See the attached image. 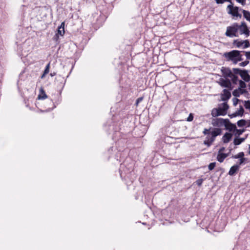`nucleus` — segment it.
<instances>
[{"label": "nucleus", "mask_w": 250, "mask_h": 250, "mask_svg": "<svg viewBox=\"0 0 250 250\" xmlns=\"http://www.w3.org/2000/svg\"><path fill=\"white\" fill-rule=\"evenodd\" d=\"M237 2L241 3L242 5H246V0H236Z\"/></svg>", "instance_id": "79ce46f5"}, {"label": "nucleus", "mask_w": 250, "mask_h": 250, "mask_svg": "<svg viewBox=\"0 0 250 250\" xmlns=\"http://www.w3.org/2000/svg\"><path fill=\"white\" fill-rule=\"evenodd\" d=\"M229 106L226 102H225L222 104V107H219L218 110L221 114V115H226L227 113V111L228 110Z\"/></svg>", "instance_id": "9d476101"}, {"label": "nucleus", "mask_w": 250, "mask_h": 250, "mask_svg": "<svg viewBox=\"0 0 250 250\" xmlns=\"http://www.w3.org/2000/svg\"><path fill=\"white\" fill-rule=\"evenodd\" d=\"M243 13L244 17L248 21H250V12L248 11L240 9Z\"/></svg>", "instance_id": "aec40b11"}, {"label": "nucleus", "mask_w": 250, "mask_h": 250, "mask_svg": "<svg viewBox=\"0 0 250 250\" xmlns=\"http://www.w3.org/2000/svg\"><path fill=\"white\" fill-rule=\"evenodd\" d=\"M232 71L234 73V75H237L239 74L240 75V74H241L242 72L243 71V70H241L239 68H234L232 69Z\"/></svg>", "instance_id": "a878e982"}, {"label": "nucleus", "mask_w": 250, "mask_h": 250, "mask_svg": "<svg viewBox=\"0 0 250 250\" xmlns=\"http://www.w3.org/2000/svg\"><path fill=\"white\" fill-rule=\"evenodd\" d=\"M233 44L235 45L237 47H240L243 44V41H239L238 40H235L233 41Z\"/></svg>", "instance_id": "4be33fe9"}, {"label": "nucleus", "mask_w": 250, "mask_h": 250, "mask_svg": "<svg viewBox=\"0 0 250 250\" xmlns=\"http://www.w3.org/2000/svg\"><path fill=\"white\" fill-rule=\"evenodd\" d=\"M239 166L238 165H235L231 167L229 171V174L230 176L234 175L236 172L239 170Z\"/></svg>", "instance_id": "4468645a"}, {"label": "nucleus", "mask_w": 250, "mask_h": 250, "mask_svg": "<svg viewBox=\"0 0 250 250\" xmlns=\"http://www.w3.org/2000/svg\"><path fill=\"white\" fill-rule=\"evenodd\" d=\"M226 129L228 130L229 132L232 133V135H234L236 137H238L242 134L244 131L245 129H238L236 126H225Z\"/></svg>", "instance_id": "39448f33"}, {"label": "nucleus", "mask_w": 250, "mask_h": 250, "mask_svg": "<svg viewBox=\"0 0 250 250\" xmlns=\"http://www.w3.org/2000/svg\"><path fill=\"white\" fill-rule=\"evenodd\" d=\"M215 166H216L215 162H213V163H210L208 166V169L209 170H213Z\"/></svg>", "instance_id": "c756f323"}, {"label": "nucleus", "mask_w": 250, "mask_h": 250, "mask_svg": "<svg viewBox=\"0 0 250 250\" xmlns=\"http://www.w3.org/2000/svg\"><path fill=\"white\" fill-rule=\"evenodd\" d=\"M59 80H62L63 79V78L61 76H59L57 78Z\"/></svg>", "instance_id": "864d4df0"}, {"label": "nucleus", "mask_w": 250, "mask_h": 250, "mask_svg": "<svg viewBox=\"0 0 250 250\" xmlns=\"http://www.w3.org/2000/svg\"><path fill=\"white\" fill-rule=\"evenodd\" d=\"M230 80L229 79L226 78V79H224L223 78H220L219 81L217 82L222 87L226 88L229 84L230 83Z\"/></svg>", "instance_id": "9b49d317"}, {"label": "nucleus", "mask_w": 250, "mask_h": 250, "mask_svg": "<svg viewBox=\"0 0 250 250\" xmlns=\"http://www.w3.org/2000/svg\"><path fill=\"white\" fill-rule=\"evenodd\" d=\"M47 74H45V72H43V73L42 74V75L41 76V78L42 79L44 77V76H45V75H46Z\"/></svg>", "instance_id": "603ef678"}, {"label": "nucleus", "mask_w": 250, "mask_h": 250, "mask_svg": "<svg viewBox=\"0 0 250 250\" xmlns=\"http://www.w3.org/2000/svg\"><path fill=\"white\" fill-rule=\"evenodd\" d=\"M247 127H250V126H246Z\"/></svg>", "instance_id": "bf43d9fd"}, {"label": "nucleus", "mask_w": 250, "mask_h": 250, "mask_svg": "<svg viewBox=\"0 0 250 250\" xmlns=\"http://www.w3.org/2000/svg\"><path fill=\"white\" fill-rule=\"evenodd\" d=\"M244 109L243 106L242 105H240L239 110L238 111L236 112L235 113L230 115V116L231 118L235 117L237 115L242 116L244 113Z\"/></svg>", "instance_id": "a211bd4d"}, {"label": "nucleus", "mask_w": 250, "mask_h": 250, "mask_svg": "<svg viewBox=\"0 0 250 250\" xmlns=\"http://www.w3.org/2000/svg\"><path fill=\"white\" fill-rule=\"evenodd\" d=\"M244 153L243 152H239V153H238L237 155H233L232 156V158H234V159H240V158H244Z\"/></svg>", "instance_id": "5701e85b"}, {"label": "nucleus", "mask_w": 250, "mask_h": 250, "mask_svg": "<svg viewBox=\"0 0 250 250\" xmlns=\"http://www.w3.org/2000/svg\"><path fill=\"white\" fill-rule=\"evenodd\" d=\"M250 31L249 30V29H246V31H244V32L243 33V34H245L247 37L250 35Z\"/></svg>", "instance_id": "a19ab883"}, {"label": "nucleus", "mask_w": 250, "mask_h": 250, "mask_svg": "<svg viewBox=\"0 0 250 250\" xmlns=\"http://www.w3.org/2000/svg\"><path fill=\"white\" fill-rule=\"evenodd\" d=\"M231 78L232 83L233 84H236L237 83V81H238V76L233 74Z\"/></svg>", "instance_id": "b1692460"}, {"label": "nucleus", "mask_w": 250, "mask_h": 250, "mask_svg": "<svg viewBox=\"0 0 250 250\" xmlns=\"http://www.w3.org/2000/svg\"><path fill=\"white\" fill-rule=\"evenodd\" d=\"M232 134L231 132H226L222 137V141L224 143H229L232 136Z\"/></svg>", "instance_id": "f8f14e48"}, {"label": "nucleus", "mask_w": 250, "mask_h": 250, "mask_svg": "<svg viewBox=\"0 0 250 250\" xmlns=\"http://www.w3.org/2000/svg\"><path fill=\"white\" fill-rule=\"evenodd\" d=\"M245 52V51H243ZM245 55L247 59H250V51L249 52H245Z\"/></svg>", "instance_id": "49530a36"}, {"label": "nucleus", "mask_w": 250, "mask_h": 250, "mask_svg": "<svg viewBox=\"0 0 250 250\" xmlns=\"http://www.w3.org/2000/svg\"><path fill=\"white\" fill-rule=\"evenodd\" d=\"M50 103L52 104V106L51 107H49L48 108V109L45 110V111L46 112L50 111L55 107V106L54 105L53 102L51 100L50 101Z\"/></svg>", "instance_id": "473e14b6"}, {"label": "nucleus", "mask_w": 250, "mask_h": 250, "mask_svg": "<svg viewBox=\"0 0 250 250\" xmlns=\"http://www.w3.org/2000/svg\"><path fill=\"white\" fill-rule=\"evenodd\" d=\"M225 1H227V2H229L230 3V4H233L231 0H225Z\"/></svg>", "instance_id": "3c124183"}, {"label": "nucleus", "mask_w": 250, "mask_h": 250, "mask_svg": "<svg viewBox=\"0 0 250 250\" xmlns=\"http://www.w3.org/2000/svg\"><path fill=\"white\" fill-rule=\"evenodd\" d=\"M217 4H223L225 2V0H215Z\"/></svg>", "instance_id": "de8ad7c7"}, {"label": "nucleus", "mask_w": 250, "mask_h": 250, "mask_svg": "<svg viewBox=\"0 0 250 250\" xmlns=\"http://www.w3.org/2000/svg\"><path fill=\"white\" fill-rule=\"evenodd\" d=\"M193 119V115L192 113H190L187 119V121L188 122L192 121Z\"/></svg>", "instance_id": "e433bc0d"}, {"label": "nucleus", "mask_w": 250, "mask_h": 250, "mask_svg": "<svg viewBox=\"0 0 250 250\" xmlns=\"http://www.w3.org/2000/svg\"><path fill=\"white\" fill-rule=\"evenodd\" d=\"M249 89L250 90V83L249 84Z\"/></svg>", "instance_id": "6e6d98bb"}, {"label": "nucleus", "mask_w": 250, "mask_h": 250, "mask_svg": "<svg viewBox=\"0 0 250 250\" xmlns=\"http://www.w3.org/2000/svg\"><path fill=\"white\" fill-rule=\"evenodd\" d=\"M213 133H218V135L221 133V130L220 128L210 127L209 129L205 128L203 131V133L207 135L206 139L211 140Z\"/></svg>", "instance_id": "f03ea898"}, {"label": "nucleus", "mask_w": 250, "mask_h": 250, "mask_svg": "<svg viewBox=\"0 0 250 250\" xmlns=\"http://www.w3.org/2000/svg\"><path fill=\"white\" fill-rule=\"evenodd\" d=\"M49 68H50V62L48 63L45 67V68L44 70V72H45V74H48L49 73Z\"/></svg>", "instance_id": "72a5a7b5"}, {"label": "nucleus", "mask_w": 250, "mask_h": 250, "mask_svg": "<svg viewBox=\"0 0 250 250\" xmlns=\"http://www.w3.org/2000/svg\"><path fill=\"white\" fill-rule=\"evenodd\" d=\"M50 75L51 76L53 77V76H55L56 75V73H55V72L51 73Z\"/></svg>", "instance_id": "5fc2aeb1"}, {"label": "nucleus", "mask_w": 250, "mask_h": 250, "mask_svg": "<svg viewBox=\"0 0 250 250\" xmlns=\"http://www.w3.org/2000/svg\"><path fill=\"white\" fill-rule=\"evenodd\" d=\"M248 29L247 24L245 21L242 22L240 25H238V29H240L241 34H243L244 31H246Z\"/></svg>", "instance_id": "f3484780"}, {"label": "nucleus", "mask_w": 250, "mask_h": 250, "mask_svg": "<svg viewBox=\"0 0 250 250\" xmlns=\"http://www.w3.org/2000/svg\"><path fill=\"white\" fill-rule=\"evenodd\" d=\"M246 121L245 120H240L237 123V125H246Z\"/></svg>", "instance_id": "7c9ffc66"}, {"label": "nucleus", "mask_w": 250, "mask_h": 250, "mask_svg": "<svg viewBox=\"0 0 250 250\" xmlns=\"http://www.w3.org/2000/svg\"><path fill=\"white\" fill-rule=\"evenodd\" d=\"M143 97H142L138 98L136 101L135 105L136 106H138L139 103H140L143 100Z\"/></svg>", "instance_id": "58836bf2"}, {"label": "nucleus", "mask_w": 250, "mask_h": 250, "mask_svg": "<svg viewBox=\"0 0 250 250\" xmlns=\"http://www.w3.org/2000/svg\"><path fill=\"white\" fill-rule=\"evenodd\" d=\"M246 159L245 158H240V160H239V164L240 165H241V164H242L243 163H244L245 162V161H246Z\"/></svg>", "instance_id": "a18cd8bd"}, {"label": "nucleus", "mask_w": 250, "mask_h": 250, "mask_svg": "<svg viewBox=\"0 0 250 250\" xmlns=\"http://www.w3.org/2000/svg\"><path fill=\"white\" fill-rule=\"evenodd\" d=\"M53 41H55L56 42H57L59 40V35L58 34H55V36L53 38Z\"/></svg>", "instance_id": "c03bdc74"}, {"label": "nucleus", "mask_w": 250, "mask_h": 250, "mask_svg": "<svg viewBox=\"0 0 250 250\" xmlns=\"http://www.w3.org/2000/svg\"><path fill=\"white\" fill-rule=\"evenodd\" d=\"M221 72L222 73L223 76L225 78H227L228 77H231V76L233 75L231 70L229 67H222L221 68Z\"/></svg>", "instance_id": "6e6552de"}, {"label": "nucleus", "mask_w": 250, "mask_h": 250, "mask_svg": "<svg viewBox=\"0 0 250 250\" xmlns=\"http://www.w3.org/2000/svg\"><path fill=\"white\" fill-rule=\"evenodd\" d=\"M223 92L221 94L222 101L224 102L228 101L231 97L230 92L227 89H224L223 90Z\"/></svg>", "instance_id": "0eeeda50"}, {"label": "nucleus", "mask_w": 250, "mask_h": 250, "mask_svg": "<svg viewBox=\"0 0 250 250\" xmlns=\"http://www.w3.org/2000/svg\"><path fill=\"white\" fill-rule=\"evenodd\" d=\"M240 76L242 79L245 82H249L250 81V75L248 74V71L246 70H243Z\"/></svg>", "instance_id": "ddd939ff"}, {"label": "nucleus", "mask_w": 250, "mask_h": 250, "mask_svg": "<svg viewBox=\"0 0 250 250\" xmlns=\"http://www.w3.org/2000/svg\"><path fill=\"white\" fill-rule=\"evenodd\" d=\"M238 30V24L237 23H234L232 25L227 27L225 35L229 37H238L237 34Z\"/></svg>", "instance_id": "f257e3e1"}, {"label": "nucleus", "mask_w": 250, "mask_h": 250, "mask_svg": "<svg viewBox=\"0 0 250 250\" xmlns=\"http://www.w3.org/2000/svg\"><path fill=\"white\" fill-rule=\"evenodd\" d=\"M243 44H244L243 48H247L250 46V43L248 40H246L243 41Z\"/></svg>", "instance_id": "cd10ccee"}, {"label": "nucleus", "mask_w": 250, "mask_h": 250, "mask_svg": "<svg viewBox=\"0 0 250 250\" xmlns=\"http://www.w3.org/2000/svg\"><path fill=\"white\" fill-rule=\"evenodd\" d=\"M241 51L239 50H232L229 52L225 53L224 56L228 58L229 60H233L234 58L236 59L242 58V55L240 54Z\"/></svg>", "instance_id": "20e7f679"}, {"label": "nucleus", "mask_w": 250, "mask_h": 250, "mask_svg": "<svg viewBox=\"0 0 250 250\" xmlns=\"http://www.w3.org/2000/svg\"><path fill=\"white\" fill-rule=\"evenodd\" d=\"M233 143L235 145L237 146L240 145L242 143L239 140L238 137H236L234 139Z\"/></svg>", "instance_id": "c85d7f7f"}, {"label": "nucleus", "mask_w": 250, "mask_h": 250, "mask_svg": "<svg viewBox=\"0 0 250 250\" xmlns=\"http://www.w3.org/2000/svg\"><path fill=\"white\" fill-rule=\"evenodd\" d=\"M225 149V148L224 147H222L220 148L218 151V153H222Z\"/></svg>", "instance_id": "09e8293b"}, {"label": "nucleus", "mask_w": 250, "mask_h": 250, "mask_svg": "<svg viewBox=\"0 0 250 250\" xmlns=\"http://www.w3.org/2000/svg\"><path fill=\"white\" fill-rule=\"evenodd\" d=\"M249 149H250L249 154H250V146H249Z\"/></svg>", "instance_id": "4d7b16f0"}, {"label": "nucleus", "mask_w": 250, "mask_h": 250, "mask_svg": "<svg viewBox=\"0 0 250 250\" xmlns=\"http://www.w3.org/2000/svg\"><path fill=\"white\" fill-rule=\"evenodd\" d=\"M212 125H235L231 123L229 119H223L222 118H216L212 121Z\"/></svg>", "instance_id": "423d86ee"}, {"label": "nucleus", "mask_w": 250, "mask_h": 250, "mask_svg": "<svg viewBox=\"0 0 250 250\" xmlns=\"http://www.w3.org/2000/svg\"><path fill=\"white\" fill-rule=\"evenodd\" d=\"M239 87L240 88H245L246 87V83L242 80L239 81Z\"/></svg>", "instance_id": "bb28decb"}, {"label": "nucleus", "mask_w": 250, "mask_h": 250, "mask_svg": "<svg viewBox=\"0 0 250 250\" xmlns=\"http://www.w3.org/2000/svg\"><path fill=\"white\" fill-rule=\"evenodd\" d=\"M239 101H240V100H239L238 99H237V98H233L232 99V101H233V105H234V106H236V105L237 104L238 102Z\"/></svg>", "instance_id": "4c0bfd02"}, {"label": "nucleus", "mask_w": 250, "mask_h": 250, "mask_svg": "<svg viewBox=\"0 0 250 250\" xmlns=\"http://www.w3.org/2000/svg\"><path fill=\"white\" fill-rule=\"evenodd\" d=\"M243 60L242 58H239L238 59H236V58H234L233 60H231L232 61L233 63L234 64H236L238 62L241 61Z\"/></svg>", "instance_id": "f704fd0d"}, {"label": "nucleus", "mask_w": 250, "mask_h": 250, "mask_svg": "<svg viewBox=\"0 0 250 250\" xmlns=\"http://www.w3.org/2000/svg\"><path fill=\"white\" fill-rule=\"evenodd\" d=\"M221 113H220L218 110V109L214 108L212 110L211 114L213 117H217L221 115Z\"/></svg>", "instance_id": "412c9836"}, {"label": "nucleus", "mask_w": 250, "mask_h": 250, "mask_svg": "<svg viewBox=\"0 0 250 250\" xmlns=\"http://www.w3.org/2000/svg\"><path fill=\"white\" fill-rule=\"evenodd\" d=\"M40 94L38 95V99H45L47 97V95L46 94L44 90L42 88H41L40 89Z\"/></svg>", "instance_id": "6ab92c4d"}, {"label": "nucleus", "mask_w": 250, "mask_h": 250, "mask_svg": "<svg viewBox=\"0 0 250 250\" xmlns=\"http://www.w3.org/2000/svg\"><path fill=\"white\" fill-rule=\"evenodd\" d=\"M203 181V179L201 178L196 180L195 182L199 187H200L202 185Z\"/></svg>", "instance_id": "2f4dec72"}, {"label": "nucleus", "mask_w": 250, "mask_h": 250, "mask_svg": "<svg viewBox=\"0 0 250 250\" xmlns=\"http://www.w3.org/2000/svg\"><path fill=\"white\" fill-rule=\"evenodd\" d=\"M218 135V133H213V136L211 140H208L206 139L204 141V144L206 145H207L208 146H209L212 143V142L214 141L215 137Z\"/></svg>", "instance_id": "dca6fc26"}, {"label": "nucleus", "mask_w": 250, "mask_h": 250, "mask_svg": "<svg viewBox=\"0 0 250 250\" xmlns=\"http://www.w3.org/2000/svg\"><path fill=\"white\" fill-rule=\"evenodd\" d=\"M248 125H250V122H249V123Z\"/></svg>", "instance_id": "13d9d810"}, {"label": "nucleus", "mask_w": 250, "mask_h": 250, "mask_svg": "<svg viewBox=\"0 0 250 250\" xmlns=\"http://www.w3.org/2000/svg\"><path fill=\"white\" fill-rule=\"evenodd\" d=\"M56 34L61 36L63 35L64 34V23L63 22L58 27L57 33Z\"/></svg>", "instance_id": "2eb2a0df"}, {"label": "nucleus", "mask_w": 250, "mask_h": 250, "mask_svg": "<svg viewBox=\"0 0 250 250\" xmlns=\"http://www.w3.org/2000/svg\"><path fill=\"white\" fill-rule=\"evenodd\" d=\"M239 91L240 94H245L248 92L247 90L245 89L244 88H240V90H239Z\"/></svg>", "instance_id": "37998d69"}, {"label": "nucleus", "mask_w": 250, "mask_h": 250, "mask_svg": "<svg viewBox=\"0 0 250 250\" xmlns=\"http://www.w3.org/2000/svg\"><path fill=\"white\" fill-rule=\"evenodd\" d=\"M239 90H240V88H238V89H235L233 92H232V94L234 96H235V97H238L240 96V91Z\"/></svg>", "instance_id": "393cba45"}, {"label": "nucleus", "mask_w": 250, "mask_h": 250, "mask_svg": "<svg viewBox=\"0 0 250 250\" xmlns=\"http://www.w3.org/2000/svg\"><path fill=\"white\" fill-rule=\"evenodd\" d=\"M227 9L229 10L228 11L229 14L240 18L242 17L241 14L239 13V11L241 9H240L239 7L234 6L233 4L228 5Z\"/></svg>", "instance_id": "7ed1b4c3"}, {"label": "nucleus", "mask_w": 250, "mask_h": 250, "mask_svg": "<svg viewBox=\"0 0 250 250\" xmlns=\"http://www.w3.org/2000/svg\"><path fill=\"white\" fill-rule=\"evenodd\" d=\"M239 140L241 142V143H242L245 140L246 138H239Z\"/></svg>", "instance_id": "8fccbe9b"}, {"label": "nucleus", "mask_w": 250, "mask_h": 250, "mask_svg": "<svg viewBox=\"0 0 250 250\" xmlns=\"http://www.w3.org/2000/svg\"><path fill=\"white\" fill-rule=\"evenodd\" d=\"M229 84L228 85L227 87L226 88H228V90H229V91H230V90H232L233 88V86L232 85V84H231V83L230 82L229 83H228Z\"/></svg>", "instance_id": "ea45409f"}, {"label": "nucleus", "mask_w": 250, "mask_h": 250, "mask_svg": "<svg viewBox=\"0 0 250 250\" xmlns=\"http://www.w3.org/2000/svg\"><path fill=\"white\" fill-rule=\"evenodd\" d=\"M231 151V149H229V153H218L217 156V160L220 163H222L225 159L227 158L229 155V153H230Z\"/></svg>", "instance_id": "1a4fd4ad"}, {"label": "nucleus", "mask_w": 250, "mask_h": 250, "mask_svg": "<svg viewBox=\"0 0 250 250\" xmlns=\"http://www.w3.org/2000/svg\"><path fill=\"white\" fill-rule=\"evenodd\" d=\"M249 61H244V62H243L241 63H239V65L240 66H246L248 64H249Z\"/></svg>", "instance_id": "c9c22d12"}]
</instances>
